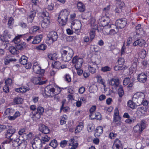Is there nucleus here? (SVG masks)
<instances>
[{
	"label": "nucleus",
	"mask_w": 149,
	"mask_h": 149,
	"mask_svg": "<svg viewBox=\"0 0 149 149\" xmlns=\"http://www.w3.org/2000/svg\"><path fill=\"white\" fill-rule=\"evenodd\" d=\"M69 12L66 9L61 10L58 17V21L60 25H65L68 21Z\"/></svg>",
	"instance_id": "obj_1"
},
{
	"label": "nucleus",
	"mask_w": 149,
	"mask_h": 149,
	"mask_svg": "<svg viewBox=\"0 0 149 149\" xmlns=\"http://www.w3.org/2000/svg\"><path fill=\"white\" fill-rule=\"evenodd\" d=\"M73 55V50L71 48L67 50H63L62 54V60L65 62L68 61L71 59Z\"/></svg>",
	"instance_id": "obj_2"
},
{
	"label": "nucleus",
	"mask_w": 149,
	"mask_h": 149,
	"mask_svg": "<svg viewBox=\"0 0 149 149\" xmlns=\"http://www.w3.org/2000/svg\"><path fill=\"white\" fill-rule=\"evenodd\" d=\"M81 22L79 20H75L71 23V28L74 29L76 33L79 34V33L81 28Z\"/></svg>",
	"instance_id": "obj_3"
},
{
	"label": "nucleus",
	"mask_w": 149,
	"mask_h": 149,
	"mask_svg": "<svg viewBox=\"0 0 149 149\" xmlns=\"http://www.w3.org/2000/svg\"><path fill=\"white\" fill-rule=\"evenodd\" d=\"M15 131V129L14 128L9 129L7 130L5 134V137L9 139L5 141L6 143H9L13 140V138L11 137H12Z\"/></svg>",
	"instance_id": "obj_4"
},
{
	"label": "nucleus",
	"mask_w": 149,
	"mask_h": 149,
	"mask_svg": "<svg viewBox=\"0 0 149 149\" xmlns=\"http://www.w3.org/2000/svg\"><path fill=\"white\" fill-rule=\"evenodd\" d=\"M83 62L82 58L76 56L74 57L72 60V63L75 64L74 66L76 70H78L81 67Z\"/></svg>",
	"instance_id": "obj_5"
},
{
	"label": "nucleus",
	"mask_w": 149,
	"mask_h": 149,
	"mask_svg": "<svg viewBox=\"0 0 149 149\" xmlns=\"http://www.w3.org/2000/svg\"><path fill=\"white\" fill-rule=\"evenodd\" d=\"M39 137L35 138L32 141L31 144L33 149H40L42 146L41 141Z\"/></svg>",
	"instance_id": "obj_6"
},
{
	"label": "nucleus",
	"mask_w": 149,
	"mask_h": 149,
	"mask_svg": "<svg viewBox=\"0 0 149 149\" xmlns=\"http://www.w3.org/2000/svg\"><path fill=\"white\" fill-rule=\"evenodd\" d=\"M113 122L117 125H119L121 124V118L119 115V112L117 108H115L113 115Z\"/></svg>",
	"instance_id": "obj_7"
},
{
	"label": "nucleus",
	"mask_w": 149,
	"mask_h": 149,
	"mask_svg": "<svg viewBox=\"0 0 149 149\" xmlns=\"http://www.w3.org/2000/svg\"><path fill=\"white\" fill-rule=\"evenodd\" d=\"M61 91L60 90L58 93H56L55 92V88H50L49 86H47L45 89V94L49 96H52L56 95L60 93Z\"/></svg>",
	"instance_id": "obj_8"
},
{
	"label": "nucleus",
	"mask_w": 149,
	"mask_h": 149,
	"mask_svg": "<svg viewBox=\"0 0 149 149\" xmlns=\"http://www.w3.org/2000/svg\"><path fill=\"white\" fill-rule=\"evenodd\" d=\"M126 24V19L124 18L118 19L116 22V27L120 29L124 28Z\"/></svg>",
	"instance_id": "obj_9"
},
{
	"label": "nucleus",
	"mask_w": 149,
	"mask_h": 149,
	"mask_svg": "<svg viewBox=\"0 0 149 149\" xmlns=\"http://www.w3.org/2000/svg\"><path fill=\"white\" fill-rule=\"evenodd\" d=\"M49 40H51L53 42L56 41L58 38V35L56 32L52 31L50 32L48 35Z\"/></svg>",
	"instance_id": "obj_10"
},
{
	"label": "nucleus",
	"mask_w": 149,
	"mask_h": 149,
	"mask_svg": "<svg viewBox=\"0 0 149 149\" xmlns=\"http://www.w3.org/2000/svg\"><path fill=\"white\" fill-rule=\"evenodd\" d=\"M39 130L42 133L47 134L49 132V129L48 127L43 124H40L39 127Z\"/></svg>",
	"instance_id": "obj_11"
},
{
	"label": "nucleus",
	"mask_w": 149,
	"mask_h": 149,
	"mask_svg": "<svg viewBox=\"0 0 149 149\" xmlns=\"http://www.w3.org/2000/svg\"><path fill=\"white\" fill-rule=\"evenodd\" d=\"M113 149H122L121 142L118 139L114 141L112 146Z\"/></svg>",
	"instance_id": "obj_12"
},
{
	"label": "nucleus",
	"mask_w": 149,
	"mask_h": 149,
	"mask_svg": "<svg viewBox=\"0 0 149 149\" xmlns=\"http://www.w3.org/2000/svg\"><path fill=\"white\" fill-rule=\"evenodd\" d=\"M32 80L33 84H36L41 85L45 84L46 82V81H41V78L40 77H34L33 78Z\"/></svg>",
	"instance_id": "obj_13"
},
{
	"label": "nucleus",
	"mask_w": 149,
	"mask_h": 149,
	"mask_svg": "<svg viewBox=\"0 0 149 149\" xmlns=\"http://www.w3.org/2000/svg\"><path fill=\"white\" fill-rule=\"evenodd\" d=\"M119 80L118 78H112L110 80L109 82L110 85L114 86L116 88L119 86Z\"/></svg>",
	"instance_id": "obj_14"
},
{
	"label": "nucleus",
	"mask_w": 149,
	"mask_h": 149,
	"mask_svg": "<svg viewBox=\"0 0 149 149\" xmlns=\"http://www.w3.org/2000/svg\"><path fill=\"white\" fill-rule=\"evenodd\" d=\"M137 79L140 82L144 83L147 79V76L144 73H141L138 75Z\"/></svg>",
	"instance_id": "obj_15"
},
{
	"label": "nucleus",
	"mask_w": 149,
	"mask_h": 149,
	"mask_svg": "<svg viewBox=\"0 0 149 149\" xmlns=\"http://www.w3.org/2000/svg\"><path fill=\"white\" fill-rule=\"evenodd\" d=\"M145 40L142 39H139L135 41L133 43L134 46L139 45L140 47L144 46L146 44Z\"/></svg>",
	"instance_id": "obj_16"
},
{
	"label": "nucleus",
	"mask_w": 149,
	"mask_h": 149,
	"mask_svg": "<svg viewBox=\"0 0 149 149\" xmlns=\"http://www.w3.org/2000/svg\"><path fill=\"white\" fill-rule=\"evenodd\" d=\"M29 88L24 86H22L20 87L15 89V91L18 93H24L29 91Z\"/></svg>",
	"instance_id": "obj_17"
},
{
	"label": "nucleus",
	"mask_w": 149,
	"mask_h": 149,
	"mask_svg": "<svg viewBox=\"0 0 149 149\" xmlns=\"http://www.w3.org/2000/svg\"><path fill=\"white\" fill-rule=\"evenodd\" d=\"M77 7L80 12H84L85 10V5L81 2L78 1L77 4Z\"/></svg>",
	"instance_id": "obj_18"
},
{
	"label": "nucleus",
	"mask_w": 149,
	"mask_h": 149,
	"mask_svg": "<svg viewBox=\"0 0 149 149\" xmlns=\"http://www.w3.org/2000/svg\"><path fill=\"white\" fill-rule=\"evenodd\" d=\"M33 68L34 72L36 74H42L44 72V70L42 69L41 70V68L39 65L33 66Z\"/></svg>",
	"instance_id": "obj_19"
},
{
	"label": "nucleus",
	"mask_w": 149,
	"mask_h": 149,
	"mask_svg": "<svg viewBox=\"0 0 149 149\" xmlns=\"http://www.w3.org/2000/svg\"><path fill=\"white\" fill-rule=\"evenodd\" d=\"M103 131V127L101 126L97 127L95 130L94 135L95 137H98L101 134Z\"/></svg>",
	"instance_id": "obj_20"
},
{
	"label": "nucleus",
	"mask_w": 149,
	"mask_h": 149,
	"mask_svg": "<svg viewBox=\"0 0 149 149\" xmlns=\"http://www.w3.org/2000/svg\"><path fill=\"white\" fill-rule=\"evenodd\" d=\"M93 65H91V63H90L91 65H89L88 66V69L89 71L92 73H94L95 72L96 69L95 67L96 66V64L95 62L92 63Z\"/></svg>",
	"instance_id": "obj_21"
},
{
	"label": "nucleus",
	"mask_w": 149,
	"mask_h": 149,
	"mask_svg": "<svg viewBox=\"0 0 149 149\" xmlns=\"http://www.w3.org/2000/svg\"><path fill=\"white\" fill-rule=\"evenodd\" d=\"M42 38V35H40L33 37V40L32 42V43L35 44L39 43L40 42Z\"/></svg>",
	"instance_id": "obj_22"
},
{
	"label": "nucleus",
	"mask_w": 149,
	"mask_h": 149,
	"mask_svg": "<svg viewBox=\"0 0 149 149\" xmlns=\"http://www.w3.org/2000/svg\"><path fill=\"white\" fill-rule=\"evenodd\" d=\"M36 12L35 11H31V12L30 14L27 17L28 21L31 23L36 15Z\"/></svg>",
	"instance_id": "obj_23"
},
{
	"label": "nucleus",
	"mask_w": 149,
	"mask_h": 149,
	"mask_svg": "<svg viewBox=\"0 0 149 149\" xmlns=\"http://www.w3.org/2000/svg\"><path fill=\"white\" fill-rule=\"evenodd\" d=\"M69 146H72V149H75L77 147L78 144L76 141L74 142V139H72L70 140L69 142Z\"/></svg>",
	"instance_id": "obj_24"
},
{
	"label": "nucleus",
	"mask_w": 149,
	"mask_h": 149,
	"mask_svg": "<svg viewBox=\"0 0 149 149\" xmlns=\"http://www.w3.org/2000/svg\"><path fill=\"white\" fill-rule=\"evenodd\" d=\"M10 56L9 55L6 57L5 59L4 60V64L5 65H8L10 62L15 61H16V59L15 58H10Z\"/></svg>",
	"instance_id": "obj_25"
},
{
	"label": "nucleus",
	"mask_w": 149,
	"mask_h": 149,
	"mask_svg": "<svg viewBox=\"0 0 149 149\" xmlns=\"http://www.w3.org/2000/svg\"><path fill=\"white\" fill-rule=\"evenodd\" d=\"M27 145V142L25 140H23L18 145L19 149H25Z\"/></svg>",
	"instance_id": "obj_26"
},
{
	"label": "nucleus",
	"mask_w": 149,
	"mask_h": 149,
	"mask_svg": "<svg viewBox=\"0 0 149 149\" xmlns=\"http://www.w3.org/2000/svg\"><path fill=\"white\" fill-rule=\"evenodd\" d=\"M84 124L82 123H80L77 126L75 131V133H79L81 132L83 128Z\"/></svg>",
	"instance_id": "obj_27"
},
{
	"label": "nucleus",
	"mask_w": 149,
	"mask_h": 149,
	"mask_svg": "<svg viewBox=\"0 0 149 149\" xmlns=\"http://www.w3.org/2000/svg\"><path fill=\"white\" fill-rule=\"evenodd\" d=\"M27 57L23 55L19 59V62L22 65H25L26 64L27 62Z\"/></svg>",
	"instance_id": "obj_28"
},
{
	"label": "nucleus",
	"mask_w": 149,
	"mask_h": 149,
	"mask_svg": "<svg viewBox=\"0 0 149 149\" xmlns=\"http://www.w3.org/2000/svg\"><path fill=\"white\" fill-rule=\"evenodd\" d=\"M96 78L97 79L98 82L103 85L104 88H105L106 87V86L105 85V81H104V79L102 78L101 77L100 75H97Z\"/></svg>",
	"instance_id": "obj_29"
},
{
	"label": "nucleus",
	"mask_w": 149,
	"mask_h": 149,
	"mask_svg": "<svg viewBox=\"0 0 149 149\" xmlns=\"http://www.w3.org/2000/svg\"><path fill=\"white\" fill-rule=\"evenodd\" d=\"M50 139V137L48 136L47 135H45L44 136L42 137L40 140L42 144H45L46 142H48Z\"/></svg>",
	"instance_id": "obj_30"
},
{
	"label": "nucleus",
	"mask_w": 149,
	"mask_h": 149,
	"mask_svg": "<svg viewBox=\"0 0 149 149\" xmlns=\"http://www.w3.org/2000/svg\"><path fill=\"white\" fill-rule=\"evenodd\" d=\"M23 101V99L19 97H15L13 100L14 103L16 104H21L22 103Z\"/></svg>",
	"instance_id": "obj_31"
},
{
	"label": "nucleus",
	"mask_w": 149,
	"mask_h": 149,
	"mask_svg": "<svg viewBox=\"0 0 149 149\" xmlns=\"http://www.w3.org/2000/svg\"><path fill=\"white\" fill-rule=\"evenodd\" d=\"M10 35L7 33L3 37H1V39L3 42H9V39H10Z\"/></svg>",
	"instance_id": "obj_32"
},
{
	"label": "nucleus",
	"mask_w": 149,
	"mask_h": 149,
	"mask_svg": "<svg viewBox=\"0 0 149 149\" xmlns=\"http://www.w3.org/2000/svg\"><path fill=\"white\" fill-rule=\"evenodd\" d=\"M140 93H135L133 96L132 97V100H135V99H137L139 100H140L142 97V95H140Z\"/></svg>",
	"instance_id": "obj_33"
},
{
	"label": "nucleus",
	"mask_w": 149,
	"mask_h": 149,
	"mask_svg": "<svg viewBox=\"0 0 149 149\" xmlns=\"http://www.w3.org/2000/svg\"><path fill=\"white\" fill-rule=\"evenodd\" d=\"M104 28L102 30V32L104 34L106 35H109V32L110 30V28L111 27L110 26H104Z\"/></svg>",
	"instance_id": "obj_34"
},
{
	"label": "nucleus",
	"mask_w": 149,
	"mask_h": 149,
	"mask_svg": "<svg viewBox=\"0 0 149 149\" xmlns=\"http://www.w3.org/2000/svg\"><path fill=\"white\" fill-rule=\"evenodd\" d=\"M118 93L120 97H122L124 95V90L123 87L120 86L118 89Z\"/></svg>",
	"instance_id": "obj_35"
},
{
	"label": "nucleus",
	"mask_w": 149,
	"mask_h": 149,
	"mask_svg": "<svg viewBox=\"0 0 149 149\" xmlns=\"http://www.w3.org/2000/svg\"><path fill=\"white\" fill-rule=\"evenodd\" d=\"M133 129L135 132L139 133V134L141 133L143 131L139 125H136L133 128Z\"/></svg>",
	"instance_id": "obj_36"
},
{
	"label": "nucleus",
	"mask_w": 149,
	"mask_h": 149,
	"mask_svg": "<svg viewBox=\"0 0 149 149\" xmlns=\"http://www.w3.org/2000/svg\"><path fill=\"white\" fill-rule=\"evenodd\" d=\"M109 18H106L104 19L101 22V24L103 26H106L109 22Z\"/></svg>",
	"instance_id": "obj_37"
},
{
	"label": "nucleus",
	"mask_w": 149,
	"mask_h": 149,
	"mask_svg": "<svg viewBox=\"0 0 149 149\" xmlns=\"http://www.w3.org/2000/svg\"><path fill=\"white\" fill-rule=\"evenodd\" d=\"M26 43L25 42L20 43L17 44L16 47L17 49L19 50H21L22 49L25 47H26Z\"/></svg>",
	"instance_id": "obj_38"
},
{
	"label": "nucleus",
	"mask_w": 149,
	"mask_h": 149,
	"mask_svg": "<svg viewBox=\"0 0 149 149\" xmlns=\"http://www.w3.org/2000/svg\"><path fill=\"white\" fill-rule=\"evenodd\" d=\"M9 50L10 52L12 54H17V51L14 47H10L9 48Z\"/></svg>",
	"instance_id": "obj_39"
},
{
	"label": "nucleus",
	"mask_w": 149,
	"mask_h": 149,
	"mask_svg": "<svg viewBox=\"0 0 149 149\" xmlns=\"http://www.w3.org/2000/svg\"><path fill=\"white\" fill-rule=\"evenodd\" d=\"M49 145L54 148H56L58 145V143L57 141L55 139L52 140L49 143Z\"/></svg>",
	"instance_id": "obj_40"
},
{
	"label": "nucleus",
	"mask_w": 149,
	"mask_h": 149,
	"mask_svg": "<svg viewBox=\"0 0 149 149\" xmlns=\"http://www.w3.org/2000/svg\"><path fill=\"white\" fill-rule=\"evenodd\" d=\"M22 141L18 138L14 139L13 142L14 146L15 147H18V145L19 143H20Z\"/></svg>",
	"instance_id": "obj_41"
},
{
	"label": "nucleus",
	"mask_w": 149,
	"mask_h": 149,
	"mask_svg": "<svg viewBox=\"0 0 149 149\" xmlns=\"http://www.w3.org/2000/svg\"><path fill=\"white\" fill-rule=\"evenodd\" d=\"M56 53L52 54L51 53H49L48 54L47 56L48 58L52 60H54L56 58Z\"/></svg>",
	"instance_id": "obj_42"
},
{
	"label": "nucleus",
	"mask_w": 149,
	"mask_h": 149,
	"mask_svg": "<svg viewBox=\"0 0 149 149\" xmlns=\"http://www.w3.org/2000/svg\"><path fill=\"white\" fill-rule=\"evenodd\" d=\"M44 108L42 107H39L37 108L36 112L39 113L40 114L42 115L44 112Z\"/></svg>",
	"instance_id": "obj_43"
},
{
	"label": "nucleus",
	"mask_w": 149,
	"mask_h": 149,
	"mask_svg": "<svg viewBox=\"0 0 149 149\" xmlns=\"http://www.w3.org/2000/svg\"><path fill=\"white\" fill-rule=\"evenodd\" d=\"M14 112L13 109L10 108H7L6 110L5 113L6 115H12Z\"/></svg>",
	"instance_id": "obj_44"
},
{
	"label": "nucleus",
	"mask_w": 149,
	"mask_h": 149,
	"mask_svg": "<svg viewBox=\"0 0 149 149\" xmlns=\"http://www.w3.org/2000/svg\"><path fill=\"white\" fill-rule=\"evenodd\" d=\"M136 32L137 34H139L141 32H143L142 29L141 28V25L138 24L136 27Z\"/></svg>",
	"instance_id": "obj_45"
},
{
	"label": "nucleus",
	"mask_w": 149,
	"mask_h": 149,
	"mask_svg": "<svg viewBox=\"0 0 149 149\" xmlns=\"http://www.w3.org/2000/svg\"><path fill=\"white\" fill-rule=\"evenodd\" d=\"M42 115L40 114L39 113L35 111L34 113H33V116H32V117L35 118L36 120H38L40 118Z\"/></svg>",
	"instance_id": "obj_46"
},
{
	"label": "nucleus",
	"mask_w": 149,
	"mask_h": 149,
	"mask_svg": "<svg viewBox=\"0 0 149 149\" xmlns=\"http://www.w3.org/2000/svg\"><path fill=\"white\" fill-rule=\"evenodd\" d=\"M101 115L99 112H97L95 113V117L92 118L93 119H95L99 120H101Z\"/></svg>",
	"instance_id": "obj_47"
},
{
	"label": "nucleus",
	"mask_w": 149,
	"mask_h": 149,
	"mask_svg": "<svg viewBox=\"0 0 149 149\" xmlns=\"http://www.w3.org/2000/svg\"><path fill=\"white\" fill-rule=\"evenodd\" d=\"M61 63L59 61L55 62L54 64H52V65L53 68H56L57 69H59V66L60 65Z\"/></svg>",
	"instance_id": "obj_48"
},
{
	"label": "nucleus",
	"mask_w": 149,
	"mask_h": 149,
	"mask_svg": "<svg viewBox=\"0 0 149 149\" xmlns=\"http://www.w3.org/2000/svg\"><path fill=\"white\" fill-rule=\"evenodd\" d=\"M127 105L132 109H134L135 108V104L131 100H129L128 102Z\"/></svg>",
	"instance_id": "obj_49"
},
{
	"label": "nucleus",
	"mask_w": 149,
	"mask_h": 149,
	"mask_svg": "<svg viewBox=\"0 0 149 149\" xmlns=\"http://www.w3.org/2000/svg\"><path fill=\"white\" fill-rule=\"evenodd\" d=\"M64 78L65 79V81L69 83L71 81V77L68 74H66Z\"/></svg>",
	"instance_id": "obj_50"
},
{
	"label": "nucleus",
	"mask_w": 149,
	"mask_h": 149,
	"mask_svg": "<svg viewBox=\"0 0 149 149\" xmlns=\"http://www.w3.org/2000/svg\"><path fill=\"white\" fill-rule=\"evenodd\" d=\"M90 36L91 40V41L94 38L95 36V32L94 30H93L91 31L90 33Z\"/></svg>",
	"instance_id": "obj_51"
},
{
	"label": "nucleus",
	"mask_w": 149,
	"mask_h": 149,
	"mask_svg": "<svg viewBox=\"0 0 149 149\" xmlns=\"http://www.w3.org/2000/svg\"><path fill=\"white\" fill-rule=\"evenodd\" d=\"M49 16H46L42 18V20L44 24H48L49 22Z\"/></svg>",
	"instance_id": "obj_52"
},
{
	"label": "nucleus",
	"mask_w": 149,
	"mask_h": 149,
	"mask_svg": "<svg viewBox=\"0 0 149 149\" xmlns=\"http://www.w3.org/2000/svg\"><path fill=\"white\" fill-rule=\"evenodd\" d=\"M130 81V79L129 77L125 78L123 81V84L124 85H127L129 83Z\"/></svg>",
	"instance_id": "obj_53"
},
{
	"label": "nucleus",
	"mask_w": 149,
	"mask_h": 149,
	"mask_svg": "<svg viewBox=\"0 0 149 149\" xmlns=\"http://www.w3.org/2000/svg\"><path fill=\"white\" fill-rule=\"evenodd\" d=\"M140 126L141 129H142V130H143L146 127V125L145 122L144 120H142L141 123L140 125Z\"/></svg>",
	"instance_id": "obj_54"
},
{
	"label": "nucleus",
	"mask_w": 149,
	"mask_h": 149,
	"mask_svg": "<svg viewBox=\"0 0 149 149\" xmlns=\"http://www.w3.org/2000/svg\"><path fill=\"white\" fill-rule=\"evenodd\" d=\"M68 144V141L64 140L61 141L60 143V145L62 148L65 147Z\"/></svg>",
	"instance_id": "obj_55"
},
{
	"label": "nucleus",
	"mask_w": 149,
	"mask_h": 149,
	"mask_svg": "<svg viewBox=\"0 0 149 149\" xmlns=\"http://www.w3.org/2000/svg\"><path fill=\"white\" fill-rule=\"evenodd\" d=\"M118 7L119 8V10L120 11H122V9L125 6V4L123 2H119L118 3Z\"/></svg>",
	"instance_id": "obj_56"
},
{
	"label": "nucleus",
	"mask_w": 149,
	"mask_h": 149,
	"mask_svg": "<svg viewBox=\"0 0 149 149\" xmlns=\"http://www.w3.org/2000/svg\"><path fill=\"white\" fill-rule=\"evenodd\" d=\"M46 46L43 44H41L38 47V48L39 50H44L46 48Z\"/></svg>",
	"instance_id": "obj_57"
},
{
	"label": "nucleus",
	"mask_w": 149,
	"mask_h": 149,
	"mask_svg": "<svg viewBox=\"0 0 149 149\" xmlns=\"http://www.w3.org/2000/svg\"><path fill=\"white\" fill-rule=\"evenodd\" d=\"M144 95H143V94H142V99L140 100L141 101V103H142L143 106H146L147 105L148 103V102L147 100L144 101V102H143V99H144Z\"/></svg>",
	"instance_id": "obj_58"
},
{
	"label": "nucleus",
	"mask_w": 149,
	"mask_h": 149,
	"mask_svg": "<svg viewBox=\"0 0 149 149\" xmlns=\"http://www.w3.org/2000/svg\"><path fill=\"white\" fill-rule=\"evenodd\" d=\"M111 70L110 68L108 66H105L102 68L101 70L103 72H106L107 71H109Z\"/></svg>",
	"instance_id": "obj_59"
},
{
	"label": "nucleus",
	"mask_w": 149,
	"mask_h": 149,
	"mask_svg": "<svg viewBox=\"0 0 149 149\" xmlns=\"http://www.w3.org/2000/svg\"><path fill=\"white\" fill-rule=\"evenodd\" d=\"M12 80L10 78L8 79L5 81V84L6 85H10L12 84Z\"/></svg>",
	"instance_id": "obj_60"
},
{
	"label": "nucleus",
	"mask_w": 149,
	"mask_h": 149,
	"mask_svg": "<svg viewBox=\"0 0 149 149\" xmlns=\"http://www.w3.org/2000/svg\"><path fill=\"white\" fill-rule=\"evenodd\" d=\"M116 136L117 134L113 132H110L109 135V137L111 139H113Z\"/></svg>",
	"instance_id": "obj_61"
},
{
	"label": "nucleus",
	"mask_w": 149,
	"mask_h": 149,
	"mask_svg": "<svg viewBox=\"0 0 149 149\" xmlns=\"http://www.w3.org/2000/svg\"><path fill=\"white\" fill-rule=\"evenodd\" d=\"M146 51L144 49H142L141 51L140 54L142 58H145L146 56Z\"/></svg>",
	"instance_id": "obj_62"
},
{
	"label": "nucleus",
	"mask_w": 149,
	"mask_h": 149,
	"mask_svg": "<svg viewBox=\"0 0 149 149\" xmlns=\"http://www.w3.org/2000/svg\"><path fill=\"white\" fill-rule=\"evenodd\" d=\"M14 20L12 17H10L8 19V24L9 26L12 25L14 23Z\"/></svg>",
	"instance_id": "obj_63"
},
{
	"label": "nucleus",
	"mask_w": 149,
	"mask_h": 149,
	"mask_svg": "<svg viewBox=\"0 0 149 149\" xmlns=\"http://www.w3.org/2000/svg\"><path fill=\"white\" fill-rule=\"evenodd\" d=\"M26 129L25 128L20 129L18 131V134L20 135H22L25 133Z\"/></svg>",
	"instance_id": "obj_64"
}]
</instances>
